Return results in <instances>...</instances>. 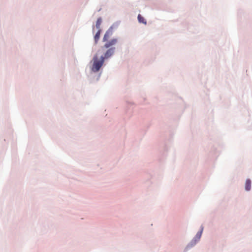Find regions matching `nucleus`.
I'll list each match as a JSON object with an SVG mask.
<instances>
[{"label": "nucleus", "mask_w": 252, "mask_h": 252, "mask_svg": "<svg viewBox=\"0 0 252 252\" xmlns=\"http://www.w3.org/2000/svg\"><path fill=\"white\" fill-rule=\"evenodd\" d=\"M202 230H203V229H201V230L199 232H197V233L196 234V235L195 237V239L196 240H199L200 239V237L202 235Z\"/></svg>", "instance_id": "0eeeda50"}, {"label": "nucleus", "mask_w": 252, "mask_h": 252, "mask_svg": "<svg viewBox=\"0 0 252 252\" xmlns=\"http://www.w3.org/2000/svg\"><path fill=\"white\" fill-rule=\"evenodd\" d=\"M118 42V40L116 38L112 39V40L107 41L104 45V47L105 48H108L114 45H115Z\"/></svg>", "instance_id": "f03ea898"}, {"label": "nucleus", "mask_w": 252, "mask_h": 252, "mask_svg": "<svg viewBox=\"0 0 252 252\" xmlns=\"http://www.w3.org/2000/svg\"><path fill=\"white\" fill-rule=\"evenodd\" d=\"M109 38V33L108 32H106L105 34V35H104V37L103 38V41H107Z\"/></svg>", "instance_id": "1a4fd4ad"}, {"label": "nucleus", "mask_w": 252, "mask_h": 252, "mask_svg": "<svg viewBox=\"0 0 252 252\" xmlns=\"http://www.w3.org/2000/svg\"><path fill=\"white\" fill-rule=\"evenodd\" d=\"M251 181L250 179H247L245 183V189L249 191L251 189Z\"/></svg>", "instance_id": "20e7f679"}, {"label": "nucleus", "mask_w": 252, "mask_h": 252, "mask_svg": "<svg viewBox=\"0 0 252 252\" xmlns=\"http://www.w3.org/2000/svg\"><path fill=\"white\" fill-rule=\"evenodd\" d=\"M115 48H110L108 49L107 51L104 54V56L103 57L105 59H108L111 57L114 53Z\"/></svg>", "instance_id": "7ed1b4c3"}, {"label": "nucleus", "mask_w": 252, "mask_h": 252, "mask_svg": "<svg viewBox=\"0 0 252 252\" xmlns=\"http://www.w3.org/2000/svg\"><path fill=\"white\" fill-rule=\"evenodd\" d=\"M104 61V58L103 56H101L100 60H98L97 56L95 55L93 59V63L92 67V70L94 72L98 71L102 66Z\"/></svg>", "instance_id": "f257e3e1"}, {"label": "nucleus", "mask_w": 252, "mask_h": 252, "mask_svg": "<svg viewBox=\"0 0 252 252\" xmlns=\"http://www.w3.org/2000/svg\"><path fill=\"white\" fill-rule=\"evenodd\" d=\"M102 20L100 18L97 19L96 23V27L97 29L100 28V25L101 24Z\"/></svg>", "instance_id": "6e6552de"}, {"label": "nucleus", "mask_w": 252, "mask_h": 252, "mask_svg": "<svg viewBox=\"0 0 252 252\" xmlns=\"http://www.w3.org/2000/svg\"><path fill=\"white\" fill-rule=\"evenodd\" d=\"M100 33V30H98L94 36V38L95 42L96 44L97 43V41L99 39Z\"/></svg>", "instance_id": "423d86ee"}, {"label": "nucleus", "mask_w": 252, "mask_h": 252, "mask_svg": "<svg viewBox=\"0 0 252 252\" xmlns=\"http://www.w3.org/2000/svg\"><path fill=\"white\" fill-rule=\"evenodd\" d=\"M138 20L139 23L144 24L145 25L146 24L147 22L145 19L143 17H142L140 14H139L138 15Z\"/></svg>", "instance_id": "39448f33"}]
</instances>
